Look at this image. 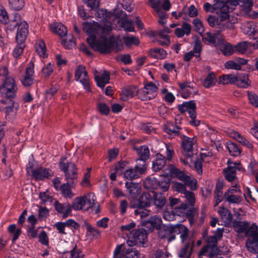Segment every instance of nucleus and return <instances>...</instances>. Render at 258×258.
<instances>
[{
    "mask_svg": "<svg viewBox=\"0 0 258 258\" xmlns=\"http://www.w3.org/2000/svg\"><path fill=\"white\" fill-rule=\"evenodd\" d=\"M193 24L195 30L201 35L204 31V27L201 20L198 18L195 19Z\"/></svg>",
    "mask_w": 258,
    "mask_h": 258,
    "instance_id": "62",
    "label": "nucleus"
},
{
    "mask_svg": "<svg viewBox=\"0 0 258 258\" xmlns=\"http://www.w3.org/2000/svg\"><path fill=\"white\" fill-rule=\"evenodd\" d=\"M180 129V127L178 126H175L171 123H167L164 127V131L168 134L171 138L181 136L179 131Z\"/></svg>",
    "mask_w": 258,
    "mask_h": 258,
    "instance_id": "29",
    "label": "nucleus"
},
{
    "mask_svg": "<svg viewBox=\"0 0 258 258\" xmlns=\"http://www.w3.org/2000/svg\"><path fill=\"white\" fill-rule=\"evenodd\" d=\"M71 185H73V184H70V183H68L67 181V183L60 185V188L59 190L65 198H72L74 196V194L71 191Z\"/></svg>",
    "mask_w": 258,
    "mask_h": 258,
    "instance_id": "39",
    "label": "nucleus"
},
{
    "mask_svg": "<svg viewBox=\"0 0 258 258\" xmlns=\"http://www.w3.org/2000/svg\"><path fill=\"white\" fill-rule=\"evenodd\" d=\"M216 83V77L213 73L209 74L203 82V85L206 88H210Z\"/></svg>",
    "mask_w": 258,
    "mask_h": 258,
    "instance_id": "55",
    "label": "nucleus"
},
{
    "mask_svg": "<svg viewBox=\"0 0 258 258\" xmlns=\"http://www.w3.org/2000/svg\"><path fill=\"white\" fill-rule=\"evenodd\" d=\"M162 224V221L161 218L154 216L151 217L149 220L144 222L143 225L148 231H152L155 228L158 230Z\"/></svg>",
    "mask_w": 258,
    "mask_h": 258,
    "instance_id": "21",
    "label": "nucleus"
},
{
    "mask_svg": "<svg viewBox=\"0 0 258 258\" xmlns=\"http://www.w3.org/2000/svg\"><path fill=\"white\" fill-rule=\"evenodd\" d=\"M125 258H139L140 253L138 250L134 248L128 247Z\"/></svg>",
    "mask_w": 258,
    "mask_h": 258,
    "instance_id": "64",
    "label": "nucleus"
},
{
    "mask_svg": "<svg viewBox=\"0 0 258 258\" xmlns=\"http://www.w3.org/2000/svg\"><path fill=\"white\" fill-rule=\"evenodd\" d=\"M148 233L144 228H140L129 233V236L126 240V243L129 247L136 245L144 244L147 239Z\"/></svg>",
    "mask_w": 258,
    "mask_h": 258,
    "instance_id": "9",
    "label": "nucleus"
},
{
    "mask_svg": "<svg viewBox=\"0 0 258 258\" xmlns=\"http://www.w3.org/2000/svg\"><path fill=\"white\" fill-rule=\"evenodd\" d=\"M59 168L64 173L65 179L68 183L75 184L77 182L78 172L76 165L62 157L59 162Z\"/></svg>",
    "mask_w": 258,
    "mask_h": 258,
    "instance_id": "4",
    "label": "nucleus"
},
{
    "mask_svg": "<svg viewBox=\"0 0 258 258\" xmlns=\"http://www.w3.org/2000/svg\"><path fill=\"white\" fill-rule=\"evenodd\" d=\"M227 148L231 156H237L240 154L241 151L238 146L234 143H227Z\"/></svg>",
    "mask_w": 258,
    "mask_h": 258,
    "instance_id": "49",
    "label": "nucleus"
},
{
    "mask_svg": "<svg viewBox=\"0 0 258 258\" xmlns=\"http://www.w3.org/2000/svg\"><path fill=\"white\" fill-rule=\"evenodd\" d=\"M35 49L40 57H45L46 56L45 43L43 40H39L36 42Z\"/></svg>",
    "mask_w": 258,
    "mask_h": 258,
    "instance_id": "42",
    "label": "nucleus"
},
{
    "mask_svg": "<svg viewBox=\"0 0 258 258\" xmlns=\"http://www.w3.org/2000/svg\"><path fill=\"white\" fill-rule=\"evenodd\" d=\"M14 99H6L1 100L0 103L5 106V112L7 116L9 117L14 116L17 112L19 105L14 100Z\"/></svg>",
    "mask_w": 258,
    "mask_h": 258,
    "instance_id": "18",
    "label": "nucleus"
},
{
    "mask_svg": "<svg viewBox=\"0 0 258 258\" xmlns=\"http://www.w3.org/2000/svg\"><path fill=\"white\" fill-rule=\"evenodd\" d=\"M154 205L158 210L163 207L166 203L165 197L161 193L154 194L153 196Z\"/></svg>",
    "mask_w": 258,
    "mask_h": 258,
    "instance_id": "34",
    "label": "nucleus"
},
{
    "mask_svg": "<svg viewBox=\"0 0 258 258\" xmlns=\"http://www.w3.org/2000/svg\"><path fill=\"white\" fill-rule=\"evenodd\" d=\"M182 139V147L183 148V153L185 156L190 158L192 155L193 146L197 142V139L195 137L189 138L185 136H181Z\"/></svg>",
    "mask_w": 258,
    "mask_h": 258,
    "instance_id": "17",
    "label": "nucleus"
},
{
    "mask_svg": "<svg viewBox=\"0 0 258 258\" xmlns=\"http://www.w3.org/2000/svg\"><path fill=\"white\" fill-rule=\"evenodd\" d=\"M158 88L152 82L145 85L138 93V97L142 100H151L155 97L157 95Z\"/></svg>",
    "mask_w": 258,
    "mask_h": 258,
    "instance_id": "12",
    "label": "nucleus"
},
{
    "mask_svg": "<svg viewBox=\"0 0 258 258\" xmlns=\"http://www.w3.org/2000/svg\"><path fill=\"white\" fill-rule=\"evenodd\" d=\"M190 25L188 23H184L180 28H176L174 33L178 37H182L185 34L188 35L190 33Z\"/></svg>",
    "mask_w": 258,
    "mask_h": 258,
    "instance_id": "32",
    "label": "nucleus"
},
{
    "mask_svg": "<svg viewBox=\"0 0 258 258\" xmlns=\"http://www.w3.org/2000/svg\"><path fill=\"white\" fill-rule=\"evenodd\" d=\"M61 43L68 49H70L75 46L73 37L71 35H67L66 38L62 40Z\"/></svg>",
    "mask_w": 258,
    "mask_h": 258,
    "instance_id": "57",
    "label": "nucleus"
},
{
    "mask_svg": "<svg viewBox=\"0 0 258 258\" xmlns=\"http://www.w3.org/2000/svg\"><path fill=\"white\" fill-rule=\"evenodd\" d=\"M34 63L31 60L28 64L24 73L22 77L21 82L26 87L32 86L34 82Z\"/></svg>",
    "mask_w": 258,
    "mask_h": 258,
    "instance_id": "13",
    "label": "nucleus"
},
{
    "mask_svg": "<svg viewBox=\"0 0 258 258\" xmlns=\"http://www.w3.org/2000/svg\"><path fill=\"white\" fill-rule=\"evenodd\" d=\"M128 247L124 244H121L116 246L113 254V258H122L125 256Z\"/></svg>",
    "mask_w": 258,
    "mask_h": 258,
    "instance_id": "36",
    "label": "nucleus"
},
{
    "mask_svg": "<svg viewBox=\"0 0 258 258\" xmlns=\"http://www.w3.org/2000/svg\"><path fill=\"white\" fill-rule=\"evenodd\" d=\"M96 16L100 19L101 23L84 22L83 30L89 35L87 39L88 43L94 50L102 53H108L112 50L115 52L123 49V46L120 40L112 37L106 39L105 36L112 29V20L115 19L114 14L108 12L106 10L99 9Z\"/></svg>",
    "mask_w": 258,
    "mask_h": 258,
    "instance_id": "1",
    "label": "nucleus"
},
{
    "mask_svg": "<svg viewBox=\"0 0 258 258\" xmlns=\"http://www.w3.org/2000/svg\"><path fill=\"white\" fill-rule=\"evenodd\" d=\"M166 160L164 156L161 154H157L156 159L153 161L152 168L155 172L160 170L165 165Z\"/></svg>",
    "mask_w": 258,
    "mask_h": 258,
    "instance_id": "30",
    "label": "nucleus"
},
{
    "mask_svg": "<svg viewBox=\"0 0 258 258\" xmlns=\"http://www.w3.org/2000/svg\"><path fill=\"white\" fill-rule=\"evenodd\" d=\"M0 77L3 81L0 86V90L4 93L6 99H14L16 97L18 87L14 79L8 76V71L6 68L0 70Z\"/></svg>",
    "mask_w": 258,
    "mask_h": 258,
    "instance_id": "2",
    "label": "nucleus"
},
{
    "mask_svg": "<svg viewBox=\"0 0 258 258\" xmlns=\"http://www.w3.org/2000/svg\"><path fill=\"white\" fill-rule=\"evenodd\" d=\"M95 80L98 86L103 88L105 85L109 83L110 80L109 73L108 72L104 71L101 75H95Z\"/></svg>",
    "mask_w": 258,
    "mask_h": 258,
    "instance_id": "27",
    "label": "nucleus"
},
{
    "mask_svg": "<svg viewBox=\"0 0 258 258\" xmlns=\"http://www.w3.org/2000/svg\"><path fill=\"white\" fill-rule=\"evenodd\" d=\"M140 90L138 89L136 86H131L126 89L123 93L125 95L127 98H132L137 95H138V93Z\"/></svg>",
    "mask_w": 258,
    "mask_h": 258,
    "instance_id": "56",
    "label": "nucleus"
},
{
    "mask_svg": "<svg viewBox=\"0 0 258 258\" xmlns=\"http://www.w3.org/2000/svg\"><path fill=\"white\" fill-rule=\"evenodd\" d=\"M219 46L221 51L225 55H231L235 51V48H234L230 43L225 41L224 39L222 44Z\"/></svg>",
    "mask_w": 258,
    "mask_h": 258,
    "instance_id": "40",
    "label": "nucleus"
},
{
    "mask_svg": "<svg viewBox=\"0 0 258 258\" xmlns=\"http://www.w3.org/2000/svg\"><path fill=\"white\" fill-rule=\"evenodd\" d=\"M9 232L13 235V241H16L21 233V229L20 228H16L15 224H12L8 227Z\"/></svg>",
    "mask_w": 258,
    "mask_h": 258,
    "instance_id": "52",
    "label": "nucleus"
},
{
    "mask_svg": "<svg viewBox=\"0 0 258 258\" xmlns=\"http://www.w3.org/2000/svg\"><path fill=\"white\" fill-rule=\"evenodd\" d=\"M227 0H214L216 8H221L222 11L225 12H232V8H230Z\"/></svg>",
    "mask_w": 258,
    "mask_h": 258,
    "instance_id": "41",
    "label": "nucleus"
},
{
    "mask_svg": "<svg viewBox=\"0 0 258 258\" xmlns=\"http://www.w3.org/2000/svg\"><path fill=\"white\" fill-rule=\"evenodd\" d=\"M9 6L12 10L18 11L24 6V0H9Z\"/></svg>",
    "mask_w": 258,
    "mask_h": 258,
    "instance_id": "51",
    "label": "nucleus"
},
{
    "mask_svg": "<svg viewBox=\"0 0 258 258\" xmlns=\"http://www.w3.org/2000/svg\"><path fill=\"white\" fill-rule=\"evenodd\" d=\"M137 164L135 166V169L138 174L141 175L145 172L147 168L146 160L137 159Z\"/></svg>",
    "mask_w": 258,
    "mask_h": 258,
    "instance_id": "58",
    "label": "nucleus"
},
{
    "mask_svg": "<svg viewBox=\"0 0 258 258\" xmlns=\"http://www.w3.org/2000/svg\"><path fill=\"white\" fill-rule=\"evenodd\" d=\"M245 236L248 237L245 243L247 250L253 253L258 251V231L257 226L253 224L247 230Z\"/></svg>",
    "mask_w": 258,
    "mask_h": 258,
    "instance_id": "7",
    "label": "nucleus"
},
{
    "mask_svg": "<svg viewBox=\"0 0 258 258\" xmlns=\"http://www.w3.org/2000/svg\"><path fill=\"white\" fill-rule=\"evenodd\" d=\"M235 77L236 80L234 84L238 87L246 88L250 85V81L246 74H239Z\"/></svg>",
    "mask_w": 258,
    "mask_h": 258,
    "instance_id": "28",
    "label": "nucleus"
},
{
    "mask_svg": "<svg viewBox=\"0 0 258 258\" xmlns=\"http://www.w3.org/2000/svg\"><path fill=\"white\" fill-rule=\"evenodd\" d=\"M196 105L194 101L184 102L178 106L179 111L182 112H188L190 109H196Z\"/></svg>",
    "mask_w": 258,
    "mask_h": 258,
    "instance_id": "45",
    "label": "nucleus"
},
{
    "mask_svg": "<svg viewBox=\"0 0 258 258\" xmlns=\"http://www.w3.org/2000/svg\"><path fill=\"white\" fill-rule=\"evenodd\" d=\"M203 39L214 46L220 45L223 42V38L220 31L214 33L207 32L203 36Z\"/></svg>",
    "mask_w": 258,
    "mask_h": 258,
    "instance_id": "19",
    "label": "nucleus"
},
{
    "mask_svg": "<svg viewBox=\"0 0 258 258\" xmlns=\"http://www.w3.org/2000/svg\"><path fill=\"white\" fill-rule=\"evenodd\" d=\"M175 233L177 232L180 234V238L182 243L192 241L189 235V230L184 225L178 224L175 225Z\"/></svg>",
    "mask_w": 258,
    "mask_h": 258,
    "instance_id": "22",
    "label": "nucleus"
},
{
    "mask_svg": "<svg viewBox=\"0 0 258 258\" xmlns=\"http://www.w3.org/2000/svg\"><path fill=\"white\" fill-rule=\"evenodd\" d=\"M136 226V224L134 222H132L128 224L122 225L120 227L121 230L123 232V234L125 235L127 238L129 236V233H133L136 229L135 228Z\"/></svg>",
    "mask_w": 258,
    "mask_h": 258,
    "instance_id": "47",
    "label": "nucleus"
},
{
    "mask_svg": "<svg viewBox=\"0 0 258 258\" xmlns=\"http://www.w3.org/2000/svg\"><path fill=\"white\" fill-rule=\"evenodd\" d=\"M227 168L224 169L226 179L229 181H232L236 178L237 170L240 171L242 169L241 164L239 162H232L228 160L227 162Z\"/></svg>",
    "mask_w": 258,
    "mask_h": 258,
    "instance_id": "15",
    "label": "nucleus"
},
{
    "mask_svg": "<svg viewBox=\"0 0 258 258\" xmlns=\"http://www.w3.org/2000/svg\"><path fill=\"white\" fill-rule=\"evenodd\" d=\"M236 80L235 76L232 75H224L219 78V82L223 85L234 84Z\"/></svg>",
    "mask_w": 258,
    "mask_h": 258,
    "instance_id": "48",
    "label": "nucleus"
},
{
    "mask_svg": "<svg viewBox=\"0 0 258 258\" xmlns=\"http://www.w3.org/2000/svg\"><path fill=\"white\" fill-rule=\"evenodd\" d=\"M218 213L226 226L229 225L231 223L232 215L227 208L220 207L218 211Z\"/></svg>",
    "mask_w": 258,
    "mask_h": 258,
    "instance_id": "26",
    "label": "nucleus"
},
{
    "mask_svg": "<svg viewBox=\"0 0 258 258\" xmlns=\"http://www.w3.org/2000/svg\"><path fill=\"white\" fill-rule=\"evenodd\" d=\"M120 26L126 31L132 32L134 27L132 20L127 17L122 18L120 20Z\"/></svg>",
    "mask_w": 258,
    "mask_h": 258,
    "instance_id": "37",
    "label": "nucleus"
},
{
    "mask_svg": "<svg viewBox=\"0 0 258 258\" xmlns=\"http://www.w3.org/2000/svg\"><path fill=\"white\" fill-rule=\"evenodd\" d=\"M75 77L76 81H80L87 91H91L89 78L84 66L80 65L77 67L76 70Z\"/></svg>",
    "mask_w": 258,
    "mask_h": 258,
    "instance_id": "14",
    "label": "nucleus"
},
{
    "mask_svg": "<svg viewBox=\"0 0 258 258\" xmlns=\"http://www.w3.org/2000/svg\"><path fill=\"white\" fill-rule=\"evenodd\" d=\"M140 175L138 174L136 169L130 168L124 172V177L128 179L132 180L139 178Z\"/></svg>",
    "mask_w": 258,
    "mask_h": 258,
    "instance_id": "53",
    "label": "nucleus"
},
{
    "mask_svg": "<svg viewBox=\"0 0 258 258\" xmlns=\"http://www.w3.org/2000/svg\"><path fill=\"white\" fill-rule=\"evenodd\" d=\"M21 21L20 15L16 13L14 15L13 19L10 21L11 23H13V24H11V26H12V28L10 29L11 31H13L15 28L18 26L16 39L17 43L19 44L24 43L28 33V24L25 21L19 23Z\"/></svg>",
    "mask_w": 258,
    "mask_h": 258,
    "instance_id": "5",
    "label": "nucleus"
},
{
    "mask_svg": "<svg viewBox=\"0 0 258 258\" xmlns=\"http://www.w3.org/2000/svg\"><path fill=\"white\" fill-rule=\"evenodd\" d=\"M95 200L94 195L92 193L88 194L82 197H78L74 200L72 208L76 211L81 210L87 211L94 206Z\"/></svg>",
    "mask_w": 258,
    "mask_h": 258,
    "instance_id": "6",
    "label": "nucleus"
},
{
    "mask_svg": "<svg viewBox=\"0 0 258 258\" xmlns=\"http://www.w3.org/2000/svg\"><path fill=\"white\" fill-rule=\"evenodd\" d=\"M179 86L182 91L181 96L184 98H187L189 97V93H186V91H188V88L190 89L191 83L190 82H184L179 83Z\"/></svg>",
    "mask_w": 258,
    "mask_h": 258,
    "instance_id": "60",
    "label": "nucleus"
},
{
    "mask_svg": "<svg viewBox=\"0 0 258 258\" xmlns=\"http://www.w3.org/2000/svg\"><path fill=\"white\" fill-rule=\"evenodd\" d=\"M218 239L215 236H210L208 237V245L204 247L199 253V257L202 255H207V253L210 251L212 248H216Z\"/></svg>",
    "mask_w": 258,
    "mask_h": 258,
    "instance_id": "25",
    "label": "nucleus"
},
{
    "mask_svg": "<svg viewBox=\"0 0 258 258\" xmlns=\"http://www.w3.org/2000/svg\"><path fill=\"white\" fill-rule=\"evenodd\" d=\"M149 54L151 57L157 59H163L167 55L166 51L160 48H155L150 49Z\"/></svg>",
    "mask_w": 258,
    "mask_h": 258,
    "instance_id": "33",
    "label": "nucleus"
},
{
    "mask_svg": "<svg viewBox=\"0 0 258 258\" xmlns=\"http://www.w3.org/2000/svg\"><path fill=\"white\" fill-rule=\"evenodd\" d=\"M168 170L171 176H175L178 178L183 181L185 185L189 186L191 190H196L197 188V181L195 178L186 174L172 165L169 166Z\"/></svg>",
    "mask_w": 258,
    "mask_h": 258,
    "instance_id": "8",
    "label": "nucleus"
},
{
    "mask_svg": "<svg viewBox=\"0 0 258 258\" xmlns=\"http://www.w3.org/2000/svg\"><path fill=\"white\" fill-rule=\"evenodd\" d=\"M184 243H185L184 246L181 249L178 254L179 257L181 258H183L186 255L189 249L190 250H191L194 241H189Z\"/></svg>",
    "mask_w": 258,
    "mask_h": 258,
    "instance_id": "54",
    "label": "nucleus"
},
{
    "mask_svg": "<svg viewBox=\"0 0 258 258\" xmlns=\"http://www.w3.org/2000/svg\"><path fill=\"white\" fill-rule=\"evenodd\" d=\"M151 201V195L148 192H144L141 195L137 207L142 208L149 207L150 206Z\"/></svg>",
    "mask_w": 258,
    "mask_h": 258,
    "instance_id": "35",
    "label": "nucleus"
},
{
    "mask_svg": "<svg viewBox=\"0 0 258 258\" xmlns=\"http://www.w3.org/2000/svg\"><path fill=\"white\" fill-rule=\"evenodd\" d=\"M86 230L87 234L92 238L97 239L101 235V231L96 228L92 227L90 224H87Z\"/></svg>",
    "mask_w": 258,
    "mask_h": 258,
    "instance_id": "46",
    "label": "nucleus"
},
{
    "mask_svg": "<svg viewBox=\"0 0 258 258\" xmlns=\"http://www.w3.org/2000/svg\"><path fill=\"white\" fill-rule=\"evenodd\" d=\"M54 207L57 212L62 214V216L64 218L68 217L72 211V206L68 203L61 204L58 201H56Z\"/></svg>",
    "mask_w": 258,
    "mask_h": 258,
    "instance_id": "24",
    "label": "nucleus"
},
{
    "mask_svg": "<svg viewBox=\"0 0 258 258\" xmlns=\"http://www.w3.org/2000/svg\"><path fill=\"white\" fill-rule=\"evenodd\" d=\"M249 223L247 222H236L234 223V229L238 233L246 232Z\"/></svg>",
    "mask_w": 258,
    "mask_h": 258,
    "instance_id": "44",
    "label": "nucleus"
},
{
    "mask_svg": "<svg viewBox=\"0 0 258 258\" xmlns=\"http://www.w3.org/2000/svg\"><path fill=\"white\" fill-rule=\"evenodd\" d=\"M137 150L139 156L138 159L147 160L149 158L150 151L147 146H140Z\"/></svg>",
    "mask_w": 258,
    "mask_h": 258,
    "instance_id": "43",
    "label": "nucleus"
},
{
    "mask_svg": "<svg viewBox=\"0 0 258 258\" xmlns=\"http://www.w3.org/2000/svg\"><path fill=\"white\" fill-rule=\"evenodd\" d=\"M242 10L246 13L250 12L253 6V0H243L239 2Z\"/></svg>",
    "mask_w": 258,
    "mask_h": 258,
    "instance_id": "50",
    "label": "nucleus"
},
{
    "mask_svg": "<svg viewBox=\"0 0 258 258\" xmlns=\"http://www.w3.org/2000/svg\"><path fill=\"white\" fill-rule=\"evenodd\" d=\"M225 200L230 204H239L242 200L241 190L237 184L229 187L224 194Z\"/></svg>",
    "mask_w": 258,
    "mask_h": 258,
    "instance_id": "10",
    "label": "nucleus"
},
{
    "mask_svg": "<svg viewBox=\"0 0 258 258\" xmlns=\"http://www.w3.org/2000/svg\"><path fill=\"white\" fill-rule=\"evenodd\" d=\"M183 12H184V17H185V19H186V14L190 17H194L197 16L198 14L197 10L194 5H191L187 9H184Z\"/></svg>",
    "mask_w": 258,
    "mask_h": 258,
    "instance_id": "61",
    "label": "nucleus"
},
{
    "mask_svg": "<svg viewBox=\"0 0 258 258\" xmlns=\"http://www.w3.org/2000/svg\"><path fill=\"white\" fill-rule=\"evenodd\" d=\"M145 183L148 188H158V181L155 177L147 178Z\"/></svg>",
    "mask_w": 258,
    "mask_h": 258,
    "instance_id": "63",
    "label": "nucleus"
},
{
    "mask_svg": "<svg viewBox=\"0 0 258 258\" xmlns=\"http://www.w3.org/2000/svg\"><path fill=\"white\" fill-rule=\"evenodd\" d=\"M27 172L29 174H31V176L37 180H42L45 178H49L52 175V172L48 168L42 167H38L33 168L31 164H29L27 166Z\"/></svg>",
    "mask_w": 258,
    "mask_h": 258,
    "instance_id": "11",
    "label": "nucleus"
},
{
    "mask_svg": "<svg viewBox=\"0 0 258 258\" xmlns=\"http://www.w3.org/2000/svg\"><path fill=\"white\" fill-rule=\"evenodd\" d=\"M50 28L51 31L62 37L67 35V30L66 27L60 23H55L51 25Z\"/></svg>",
    "mask_w": 258,
    "mask_h": 258,
    "instance_id": "31",
    "label": "nucleus"
},
{
    "mask_svg": "<svg viewBox=\"0 0 258 258\" xmlns=\"http://www.w3.org/2000/svg\"><path fill=\"white\" fill-rule=\"evenodd\" d=\"M125 186L127 192L133 198H136L141 192L142 188L139 183L126 182Z\"/></svg>",
    "mask_w": 258,
    "mask_h": 258,
    "instance_id": "23",
    "label": "nucleus"
},
{
    "mask_svg": "<svg viewBox=\"0 0 258 258\" xmlns=\"http://www.w3.org/2000/svg\"><path fill=\"white\" fill-rule=\"evenodd\" d=\"M240 29L245 35L254 37L258 34V23L245 22L242 24Z\"/></svg>",
    "mask_w": 258,
    "mask_h": 258,
    "instance_id": "20",
    "label": "nucleus"
},
{
    "mask_svg": "<svg viewBox=\"0 0 258 258\" xmlns=\"http://www.w3.org/2000/svg\"><path fill=\"white\" fill-rule=\"evenodd\" d=\"M174 225H161L158 231L159 237L171 242L175 239Z\"/></svg>",
    "mask_w": 258,
    "mask_h": 258,
    "instance_id": "16",
    "label": "nucleus"
},
{
    "mask_svg": "<svg viewBox=\"0 0 258 258\" xmlns=\"http://www.w3.org/2000/svg\"><path fill=\"white\" fill-rule=\"evenodd\" d=\"M123 41L127 46H130L133 44L138 45L139 44V39L134 36H124L123 37Z\"/></svg>",
    "mask_w": 258,
    "mask_h": 258,
    "instance_id": "59",
    "label": "nucleus"
},
{
    "mask_svg": "<svg viewBox=\"0 0 258 258\" xmlns=\"http://www.w3.org/2000/svg\"><path fill=\"white\" fill-rule=\"evenodd\" d=\"M251 42L243 41L239 42L235 46V50L239 53L243 54L248 50H250Z\"/></svg>",
    "mask_w": 258,
    "mask_h": 258,
    "instance_id": "38",
    "label": "nucleus"
},
{
    "mask_svg": "<svg viewBox=\"0 0 258 258\" xmlns=\"http://www.w3.org/2000/svg\"><path fill=\"white\" fill-rule=\"evenodd\" d=\"M229 12H217L219 17L210 16L208 18V22L209 25L212 27H215L220 30V31H223L226 29L233 30L234 29L235 22H231L228 19Z\"/></svg>",
    "mask_w": 258,
    "mask_h": 258,
    "instance_id": "3",
    "label": "nucleus"
}]
</instances>
